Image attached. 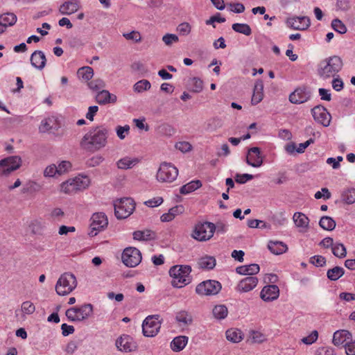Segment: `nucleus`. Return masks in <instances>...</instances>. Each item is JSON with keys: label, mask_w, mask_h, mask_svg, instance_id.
Instances as JSON below:
<instances>
[{"label": "nucleus", "mask_w": 355, "mask_h": 355, "mask_svg": "<svg viewBox=\"0 0 355 355\" xmlns=\"http://www.w3.org/2000/svg\"><path fill=\"white\" fill-rule=\"evenodd\" d=\"M107 136V128L103 126H97L83 136L80 146L88 150H98L105 146Z\"/></svg>", "instance_id": "1"}, {"label": "nucleus", "mask_w": 355, "mask_h": 355, "mask_svg": "<svg viewBox=\"0 0 355 355\" xmlns=\"http://www.w3.org/2000/svg\"><path fill=\"white\" fill-rule=\"evenodd\" d=\"M342 67L343 61L341 58L337 55H334L320 62L317 68V73L321 79L326 80L334 78Z\"/></svg>", "instance_id": "2"}, {"label": "nucleus", "mask_w": 355, "mask_h": 355, "mask_svg": "<svg viewBox=\"0 0 355 355\" xmlns=\"http://www.w3.org/2000/svg\"><path fill=\"white\" fill-rule=\"evenodd\" d=\"M191 266L188 265L173 266L169 270V275L173 278L171 284L176 288H182L191 282Z\"/></svg>", "instance_id": "3"}, {"label": "nucleus", "mask_w": 355, "mask_h": 355, "mask_svg": "<svg viewBox=\"0 0 355 355\" xmlns=\"http://www.w3.org/2000/svg\"><path fill=\"white\" fill-rule=\"evenodd\" d=\"M77 286L76 277L72 273L65 272L58 279L55 291L59 295H66L70 293Z\"/></svg>", "instance_id": "4"}, {"label": "nucleus", "mask_w": 355, "mask_h": 355, "mask_svg": "<svg viewBox=\"0 0 355 355\" xmlns=\"http://www.w3.org/2000/svg\"><path fill=\"white\" fill-rule=\"evenodd\" d=\"M93 313V305L85 304L80 306H74L66 311V316L72 322H80L87 319Z\"/></svg>", "instance_id": "5"}, {"label": "nucleus", "mask_w": 355, "mask_h": 355, "mask_svg": "<svg viewBox=\"0 0 355 355\" xmlns=\"http://www.w3.org/2000/svg\"><path fill=\"white\" fill-rule=\"evenodd\" d=\"M135 204L132 198L121 199L114 204V214L118 219L128 217L134 211Z\"/></svg>", "instance_id": "6"}, {"label": "nucleus", "mask_w": 355, "mask_h": 355, "mask_svg": "<svg viewBox=\"0 0 355 355\" xmlns=\"http://www.w3.org/2000/svg\"><path fill=\"white\" fill-rule=\"evenodd\" d=\"M159 318V315H148L143 321L142 331L145 336L153 337L158 334L161 327Z\"/></svg>", "instance_id": "7"}, {"label": "nucleus", "mask_w": 355, "mask_h": 355, "mask_svg": "<svg viewBox=\"0 0 355 355\" xmlns=\"http://www.w3.org/2000/svg\"><path fill=\"white\" fill-rule=\"evenodd\" d=\"M178 175V168L170 163H162L157 173V179L159 182H172Z\"/></svg>", "instance_id": "8"}, {"label": "nucleus", "mask_w": 355, "mask_h": 355, "mask_svg": "<svg viewBox=\"0 0 355 355\" xmlns=\"http://www.w3.org/2000/svg\"><path fill=\"white\" fill-rule=\"evenodd\" d=\"M211 222H199L195 225L192 237L199 241H207L214 236Z\"/></svg>", "instance_id": "9"}, {"label": "nucleus", "mask_w": 355, "mask_h": 355, "mask_svg": "<svg viewBox=\"0 0 355 355\" xmlns=\"http://www.w3.org/2000/svg\"><path fill=\"white\" fill-rule=\"evenodd\" d=\"M222 288L220 283L216 280L204 281L197 285L196 292L200 295H214Z\"/></svg>", "instance_id": "10"}, {"label": "nucleus", "mask_w": 355, "mask_h": 355, "mask_svg": "<svg viewBox=\"0 0 355 355\" xmlns=\"http://www.w3.org/2000/svg\"><path fill=\"white\" fill-rule=\"evenodd\" d=\"M123 263L128 267L133 268L138 266L141 261V253L136 248H126L121 256Z\"/></svg>", "instance_id": "11"}, {"label": "nucleus", "mask_w": 355, "mask_h": 355, "mask_svg": "<svg viewBox=\"0 0 355 355\" xmlns=\"http://www.w3.org/2000/svg\"><path fill=\"white\" fill-rule=\"evenodd\" d=\"M91 221L89 235L92 237L96 236L108 224L106 215L102 212L94 214L91 218Z\"/></svg>", "instance_id": "12"}, {"label": "nucleus", "mask_w": 355, "mask_h": 355, "mask_svg": "<svg viewBox=\"0 0 355 355\" xmlns=\"http://www.w3.org/2000/svg\"><path fill=\"white\" fill-rule=\"evenodd\" d=\"M21 159L19 156H10L0 160V176H7L21 166Z\"/></svg>", "instance_id": "13"}, {"label": "nucleus", "mask_w": 355, "mask_h": 355, "mask_svg": "<svg viewBox=\"0 0 355 355\" xmlns=\"http://www.w3.org/2000/svg\"><path fill=\"white\" fill-rule=\"evenodd\" d=\"M311 114L314 120L318 123L324 127L330 125L331 116L324 106L320 105L315 106L311 109Z\"/></svg>", "instance_id": "14"}, {"label": "nucleus", "mask_w": 355, "mask_h": 355, "mask_svg": "<svg viewBox=\"0 0 355 355\" xmlns=\"http://www.w3.org/2000/svg\"><path fill=\"white\" fill-rule=\"evenodd\" d=\"M286 24L288 27L294 30H306L311 25L308 17H293L287 18Z\"/></svg>", "instance_id": "15"}, {"label": "nucleus", "mask_w": 355, "mask_h": 355, "mask_svg": "<svg viewBox=\"0 0 355 355\" xmlns=\"http://www.w3.org/2000/svg\"><path fill=\"white\" fill-rule=\"evenodd\" d=\"M116 346L119 350L125 352H130L136 350L137 348V345L133 338L125 334L116 340Z\"/></svg>", "instance_id": "16"}, {"label": "nucleus", "mask_w": 355, "mask_h": 355, "mask_svg": "<svg viewBox=\"0 0 355 355\" xmlns=\"http://www.w3.org/2000/svg\"><path fill=\"white\" fill-rule=\"evenodd\" d=\"M246 163L255 168L259 167L262 165L263 158L261 155L259 148L252 147L248 150L246 156Z\"/></svg>", "instance_id": "17"}, {"label": "nucleus", "mask_w": 355, "mask_h": 355, "mask_svg": "<svg viewBox=\"0 0 355 355\" xmlns=\"http://www.w3.org/2000/svg\"><path fill=\"white\" fill-rule=\"evenodd\" d=\"M310 98V94L305 87L297 88L289 96V101L293 104H301L306 102Z\"/></svg>", "instance_id": "18"}, {"label": "nucleus", "mask_w": 355, "mask_h": 355, "mask_svg": "<svg viewBox=\"0 0 355 355\" xmlns=\"http://www.w3.org/2000/svg\"><path fill=\"white\" fill-rule=\"evenodd\" d=\"M279 295V289L277 286L272 284L266 286L261 291L260 297L266 302H270L276 300Z\"/></svg>", "instance_id": "19"}, {"label": "nucleus", "mask_w": 355, "mask_h": 355, "mask_svg": "<svg viewBox=\"0 0 355 355\" xmlns=\"http://www.w3.org/2000/svg\"><path fill=\"white\" fill-rule=\"evenodd\" d=\"M257 284L258 279L256 277L249 276L239 282L236 290L241 293H247L254 289Z\"/></svg>", "instance_id": "20"}, {"label": "nucleus", "mask_w": 355, "mask_h": 355, "mask_svg": "<svg viewBox=\"0 0 355 355\" xmlns=\"http://www.w3.org/2000/svg\"><path fill=\"white\" fill-rule=\"evenodd\" d=\"M352 338V334L345 329L338 330L334 332L332 339V343L335 346L339 347L345 344Z\"/></svg>", "instance_id": "21"}, {"label": "nucleus", "mask_w": 355, "mask_h": 355, "mask_svg": "<svg viewBox=\"0 0 355 355\" xmlns=\"http://www.w3.org/2000/svg\"><path fill=\"white\" fill-rule=\"evenodd\" d=\"M46 62V56L42 51H35L31 56V63L33 67L42 70Z\"/></svg>", "instance_id": "22"}, {"label": "nucleus", "mask_w": 355, "mask_h": 355, "mask_svg": "<svg viewBox=\"0 0 355 355\" xmlns=\"http://www.w3.org/2000/svg\"><path fill=\"white\" fill-rule=\"evenodd\" d=\"M59 125H58V119L55 116H51L45 119L41 122L40 125V131L46 132L51 130H58Z\"/></svg>", "instance_id": "23"}, {"label": "nucleus", "mask_w": 355, "mask_h": 355, "mask_svg": "<svg viewBox=\"0 0 355 355\" xmlns=\"http://www.w3.org/2000/svg\"><path fill=\"white\" fill-rule=\"evenodd\" d=\"M184 211V207L182 205H176L171 208L168 213L162 214L160 217L162 222H170L175 218V216L182 214Z\"/></svg>", "instance_id": "24"}, {"label": "nucleus", "mask_w": 355, "mask_h": 355, "mask_svg": "<svg viewBox=\"0 0 355 355\" xmlns=\"http://www.w3.org/2000/svg\"><path fill=\"white\" fill-rule=\"evenodd\" d=\"M263 83L261 80H257L254 84L253 94L251 99L252 105H257L260 103L263 96Z\"/></svg>", "instance_id": "25"}, {"label": "nucleus", "mask_w": 355, "mask_h": 355, "mask_svg": "<svg viewBox=\"0 0 355 355\" xmlns=\"http://www.w3.org/2000/svg\"><path fill=\"white\" fill-rule=\"evenodd\" d=\"M96 101L101 105H105L116 101V96L110 94L107 90L103 89L98 92L96 96Z\"/></svg>", "instance_id": "26"}, {"label": "nucleus", "mask_w": 355, "mask_h": 355, "mask_svg": "<svg viewBox=\"0 0 355 355\" xmlns=\"http://www.w3.org/2000/svg\"><path fill=\"white\" fill-rule=\"evenodd\" d=\"M133 239L137 241H150L156 239V233L150 230H138L133 232Z\"/></svg>", "instance_id": "27"}, {"label": "nucleus", "mask_w": 355, "mask_h": 355, "mask_svg": "<svg viewBox=\"0 0 355 355\" xmlns=\"http://www.w3.org/2000/svg\"><path fill=\"white\" fill-rule=\"evenodd\" d=\"M79 8L78 2L76 0H71L62 3L59 8L62 15H69L76 12Z\"/></svg>", "instance_id": "28"}, {"label": "nucleus", "mask_w": 355, "mask_h": 355, "mask_svg": "<svg viewBox=\"0 0 355 355\" xmlns=\"http://www.w3.org/2000/svg\"><path fill=\"white\" fill-rule=\"evenodd\" d=\"M268 250L274 254L279 255L286 252L287 245L281 241H270L268 245Z\"/></svg>", "instance_id": "29"}, {"label": "nucleus", "mask_w": 355, "mask_h": 355, "mask_svg": "<svg viewBox=\"0 0 355 355\" xmlns=\"http://www.w3.org/2000/svg\"><path fill=\"white\" fill-rule=\"evenodd\" d=\"M260 268L258 264L252 263L246 266H239L236 268V271L238 274L243 275H252L259 272Z\"/></svg>", "instance_id": "30"}, {"label": "nucleus", "mask_w": 355, "mask_h": 355, "mask_svg": "<svg viewBox=\"0 0 355 355\" xmlns=\"http://www.w3.org/2000/svg\"><path fill=\"white\" fill-rule=\"evenodd\" d=\"M188 343V337L185 336H179L173 338L171 343V347L174 352L182 351Z\"/></svg>", "instance_id": "31"}, {"label": "nucleus", "mask_w": 355, "mask_h": 355, "mask_svg": "<svg viewBox=\"0 0 355 355\" xmlns=\"http://www.w3.org/2000/svg\"><path fill=\"white\" fill-rule=\"evenodd\" d=\"M137 163H139V159L137 158H130L128 157H125L120 159L117 162V167L120 169H129L135 166Z\"/></svg>", "instance_id": "32"}, {"label": "nucleus", "mask_w": 355, "mask_h": 355, "mask_svg": "<svg viewBox=\"0 0 355 355\" xmlns=\"http://www.w3.org/2000/svg\"><path fill=\"white\" fill-rule=\"evenodd\" d=\"M295 225L298 227L307 228L309 227V219L303 213L295 212L293 217Z\"/></svg>", "instance_id": "33"}, {"label": "nucleus", "mask_w": 355, "mask_h": 355, "mask_svg": "<svg viewBox=\"0 0 355 355\" xmlns=\"http://www.w3.org/2000/svg\"><path fill=\"white\" fill-rule=\"evenodd\" d=\"M17 21V16L12 12H7L0 15V24H1L5 29L8 26L14 25Z\"/></svg>", "instance_id": "34"}, {"label": "nucleus", "mask_w": 355, "mask_h": 355, "mask_svg": "<svg viewBox=\"0 0 355 355\" xmlns=\"http://www.w3.org/2000/svg\"><path fill=\"white\" fill-rule=\"evenodd\" d=\"M200 187H202V183L200 180H193L181 187L180 192L181 194L186 195L196 191Z\"/></svg>", "instance_id": "35"}, {"label": "nucleus", "mask_w": 355, "mask_h": 355, "mask_svg": "<svg viewBox=\"0 0 355 355\" xmlns=\"http://www.w3.org/2000/svg\"><path fill=\"white\" fill-rule=\"evenodd\" d=\"M319 225L324 230L331 231L336 227V223L331 217L324 216L321 217L319 221Z\"/></svg>", "instance_id": "36"}, {"label": "nucleus", "mask_w": 355, "mask_h": 355, "mask_svg": "<svg viewBox=\"0 0 355 355\" xmlns=\"http://www.w3.org/2000/svg\"><path fill=\"white\" fill-rule=\"evenodd\" d=\"M341 200L347 205H352L355 202V189L350 188L345 189L341 193Z\"/></svg>", "instance_id": "37"}, {"label": "nucleus", "mask_w": 355, "mask_h": 355, "mask_svg": "<svg viewBox=\"0 0 355 355\" xmlns=\"http://www.w3.org/2000/svg\"><path fill=\"white\" fill-rule=\"evenodd\" d=\"M198 265L201 268L211 270L216 266V259L211 256L202 257L198 261Z\"/></svg>", "instance_id": "38"}, {"label": "nucleus", "mask_w": 355, "mask_h": 355, "mask_svg": "<svg viewBox=\"0 0 355 355\" xmlns=\"http://www.w3.org/2000/svg\"><path fill=\"white\" fill-rule=\"evenodd\" d=\"M345 273V270L342 267L335 266L327 270V276L331 281H336L340 278Z\"/></svg>", "instance_id": "39"}, {"label": "nucleus", "mask_w": 355, "mask_h": 355, "mask_svg": "<svg viewBox=\"0 0 355 355\" xmlns=\"http://www.w3.org/2000/svg\"><path fill=\"white\" fill-rule=\"evenodd\" d=\"M175 319L179 323H182L184 325H189L193 321L191 315L185 311H181L177 313Z\"/></svg>", "instance_id": "40"}, {"label": "nucleus", "mask_w": 355, "mask_h": 355, "mask_svg": "<svg viewBox=\"0 0 355 355\" xmlns=\"http://www.w3.org/2000/svg\"><path fill=\"white\" fill-rule=\"evenodd\" d=\"M188 84L189 86L190 87V90L195 93H199L203 89L202 80L197 77L190 78Z\"/></svg>", "instance_id": "41"}, {"label": "nucleus", "mask_w": 355, "mask_h": 355, "mask_svg": "<svg viewBox=\"0 0 355 355\" xmlns=\"http://www.w3.org/2000/svg\"><path fill=\"white\" fill-rule=\"evenodd\" d=\"M213 315L216 319L222 320L227 317L228 309L224 304H219L213 309Z\"/></svg>", "instance_id": "42"}, {"label": "nucleus", "mask_w": 355, "mask_h": 355, "mask_svg": "<svg viewBox=\"0 0 355 355\" xmlns=\"http://www.w3.org/2000/svg\"><path fill=\"white\" fill-rule=\"evenodd\" d=\"M73 180L78 191L86 189L90 184V180L87 176L79 175L73 178Z\"/></svg>", "instance_id": "43"}, {"label": "nucleus", "mask_w": 355, "mask_h": 355, "mask_svg": "<svg viewBox=\"0 0 355 355\" xmlns=\"http://www.w3.org/2000/svg\"><path fill=\"white\" fill-rule=\"evenodd\" d=\"M225 334L227 339L232 343H239L242 340V332L239 329H228Z\"/></svg>", "instance_id": "44"}, {"label": "nucleus", "mask_w": 355, "mask_h": 355, "mask_svg": "<svg viewBox=\"0 0 355 355\" xmlns=\"http://www.w3.org/2000/svg\"><path fill=\"white\" fill-rule=\"evenodd\" d=\"M76 184L73 178L69 179L68 180L62 182L60 185L61 191L65 193H71L77 191Z\"/></svg>", "instance_id": "45"}, {"label": "nucleus", "mask_w": 355, "mask_h": 355, "mask_svg": "<svg viewBox=\"0 0 355 355\" xmlns=\"http://www.w3.org/2000/svg\"><path fill=\"white\" fill-rule=\"evenodd\" d=\"M232 29L239 33H242L245 35L249 36L252 33V30L250 26L247 24H234L232 26Z\"/></svg>", "instance_id": "46"}, {"label": "nucleus", "mask_w": 355, "mask_h": 355, "mask_svg": "<svg viewBox=\"0 0 355 355\" xmlns=\"http://www.w3.org/2000/svg\"><path fill=\"white\" fill-rule=\"evenodd\" d=\"M77 74L85 80H89L94 76V70L90 67H83L78 69Z\"/></svg>", "instance_id": "47"}, {"label": "nucleus", "mask_w": 355, "mask_h": 355, "mask_svg": "<svg viewBox=\"0 0 355 355\" xmlns=\"http://www.w3.org/2000/svg\"><path fill=\"white\" fill-rule=\"evenodd\" d=\"M151 84L146 79H143L137 82L134 86V91L138 93L143 92L144 91L149 90L150 89Z\"/></svg>", "instance_id": "48"}, {"label": "nucleus", "mask_w": 355, "mask_h": 355, "mask_svg": "<svg viewBox=\"0 0 355 355\" xmlns=\"http://www.w3.org/2000/svg\"><path fill=\"white\" fill-rule=\"evenodd\" d=\"M332 253L338 258H344L347 255V250L343 244L336 243L332 246Z\"/></svg>", "instance_id": "49"}, {"label": "nucleus", "mask_w": 355, "mask_h": 355, "mask_svg": "<svg viewBox=\"0 0 355 355\" xmlns=\"http://www.w3.org/2000/svg\"><path fill=\"white\" fill-rule=\"evenodd\" d=\"M332 28L340 34H344L347 32V27L343 21L338 19H335L331 21Z\"/></svg>", "instance_id": "50"}, {"label": "nucleus", "mask_w": 355, "mask_h": 355, "mask_svg": "<svg viewBox=\"0 0 355 355\" xmlns=\"http://www.w3.org/2000/svg\"><path fill=\"white\" fill-rule=\"evenodd\" d=\"M211 230L214 234L216 232L217 234H224L227 230V225L223 221H218L216 224L211 223Z\"/></svg>", "instance_id": "51"}, {"label": "nucleus", "mask_w": 355, "mask_h": 355, "mask_svg": "<svg viewBox=\"0 0 355 355\" xmlns=\"http://www.w3.org/2000/svg\"><path fill=\"white\" fill-rule=\"evenodd\" d=\"M89 89L93 91H98L105 87V82L101 78H96L88 83Z\"/></svg>", "instance_id": "52"}, {"label": "nucleus", "mask_w": 355, "mask_h": 355, "mask_svg": "<svg viewBox=\"0 0 355 355\" xmlns=\"http://www.w3.org/2000/svg\"><path fill=\"white\" fill-rule=\"evenodd\" d=\"M35 311V306L33 303L30 301L24 302L21 304V311L28 315L33 313Z\"/></svg>", "instance_id": "53"}, {"label": "nucleus", "mask_w": 355, "mask_h": 355, "mask_svg": "<svg viewBox=\"0 0 355 355\" xmlns=\"http://www.w3.org/2000/svg\"><path fill=\"white\" fill-rule=\"evenodd\" d=\"M310 263L316 267H322L326 264V259L321 255H315L310 258Z\"/></svg>", "instance_id": "54"}, {"label": "nucleus", "mask_w": 355, "mask_h": 355, "mask_svg": "<svg viewBox=\"0 0 355 355\" xmlns=\"http://www.w3.org/2000/svg\"><path fill=\"white\" fill-rule=\"evenodd\" d=\"M123 36L128 40H132L135 42H140L141 41V37L139 32L132 31L130 33H123Z\"/></svg>", "instance_id": "55"}, {"label": "nucleus", "mask_w": 355, "mask_h": 355, "mask_svg": "<svg viewBox=\"0 0 355 355\" xmlns=\"http://www.w3.org/2000/svg\"><path fill=\"white\" fill-rule=\"evenodd\" d=\"M130 126L128 125L124 126L119 125L116 128V135L120 139H124L128 134Z\"/></svg>", "instance_id": "56"}, {"label": "nucleus", "mask_w": 355, "mask_h": 355, "mask_svg": "<svg viewBox=\"0 0 355 355\" xmlns=\"http://www.w3.org/2000/svg\"><path fill=\"white\" fill-rule=\"evenodd\" d=\"M318 338V333L316 330H314L308 336L304 337L302 341L306 345H311L317 340Z\"/></svg>", "instance_id": "57"}, {"label": "nucleus", "mask_w": 355, "mask_h": 355, "mask_svg": "<svg viewBox=\"0 0 355 355\" xmlns=\"http://www.w3.org/2000/svg\"><path fill=\"white\" fill-rule=\"evenodd\" d=\"M56 167L58 174L62 175L67 172L71 168V164L69 161H62Z\"/></svg>", "instance_id": "58"}, {"label": "nucleus", "mask_w": 355, "mask_h": 355, "mask_svg": "<svg viewBox=\"0 0 355 355\" xmlns=\"http://www.w3.org/2000/svg\"><path fill=\"white\" fill-rule=\"evenodd\" d=\"M220 125V121L218 119L213 118L207 121L206 129L208 131H214Z\"/></svg>", "instance_id": "59"}, {"label": "nucleus", "mask_w": 355, "mask_h": 355, "mask_svg": "<svg viewBox=\"0 0 355 355\" xmlns=\"http://www.w3.org/2000/svg\"><path fill=\"white\" fill-rule=\"evenodd\" d=\"M162 40L166 45L170 46L174 42H178L179 39L175 34L167 33L163 36Z\"/></svg>", "instance_id": "60"}, {"label": "nucleus", "mask_w": 355, "mask_h": 355, "mask_svg": "<svg viewBox=\"0 0 355 355\" xmlns=\"http://www.w3.org/2000/svg\"><path fill=\"white\" fill-rule=\"evenodd\" d=\"M336 7L342 11H348L351 8V3L349 0H337Z\"/></svg>", "instance_id": "61"}, {"label": "nucleus", "mask_w": 355, "mask_h": 355, "mask_svg": "<svg viewBox=\"0 0 355 355\" xmlns=\"http://www.w3.org/2000/svg\"><path fill=\"white\" fill-rule=\"evenodd\" d=\"M177 31L182 35H187L190 33L191 27L189 23L184 22L178 26Z\"/></svg>", "instance_id": "62"}, {"label": "nucleus", "mask_w": 355, "mask_h": 355, "mask_svg": "<svg viewBox=\"0 0 355 355\" xmlns=\"http://www.w3.org/2000/svg\"><path fill=\"white\" fill-rule=\"evenodd\" d=\"M315 355H336L334 349L331 347H319Z\"/></svg>", "instance_id": "63"}, {"label": "nucleus", "mask_w": 355, "mask_h": 355, "mask_svg": "<svg viewBox=\"0 0 355 355\" xmlns=\"http://www.w3.org/2000/svg\"><path fill=\"white\" fill-rule=\"evenodd\" d=\"M347 355H355V340H349L345 344Z\"/></svg>", "instance_id": "64"}]
</instances>
